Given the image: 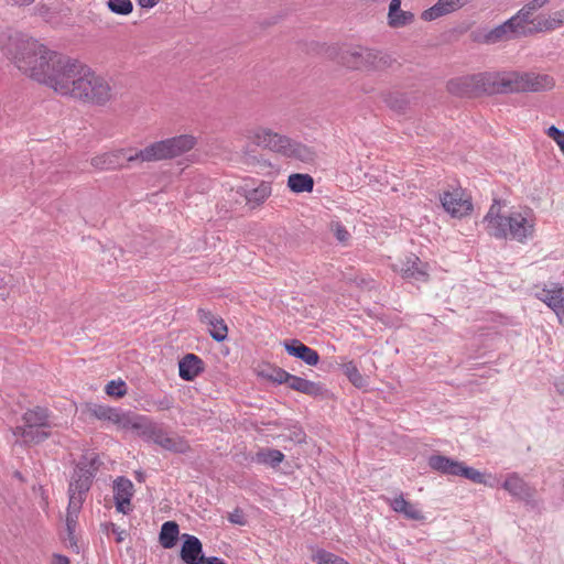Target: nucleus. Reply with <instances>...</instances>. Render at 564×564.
I'll return each mask as SVG.
<instances>
[{
    "mask_svg": "<svg viewBox=\"0 0 564 564\" xmlns=\"http://www.w3.org/2000/svg\"><path fill=\"white\" fill-rule=\"evenodd\" d=\"M0 50L21 73L63 97L94 105H105L112 97L104 76L35 39L4 31L0 33Z\"/></svg>",
    "mask_w": 564,
    "mask_h": 564,
    "instance_id": "1",
    "label": "nucleus"
},
{
    "mask_svg": "<svg viewBox=\"0 0 564 564\" xmlns=\"http://www.w3.org/2000/svg\"><path fill=\"white\" fill-rule=\"evenodd\" d=\"M486 230L496 238L510 237L518 242H525L534 235L535 217L531 209L502 213L500 200L495 199L484 218Z\"/></svg>",
    "mask_w": 564,
    "mask_h": 564,
    "instance_id": "2",
    "label": "nucleus"
},
{
    "mask_svg": "<svg viewBox=\"0 0 564 564\" xmlns=\"http://www.w3.org/2000/svg\"><path fill=\"white\" fill-rule=\"evenodd\" d=\"M196 144V139L189 134H181L165 140L153 142L144 149L134 152L129 158V163L156 162L171 160L191 151Z\"/></svg>",
    "mask_w": 564,
    "mask_h": 564,
    "instance_id": "3",
    "label": "nucleus"
},
{
    "mask_svg": "<svg viewBox=\"0 0 564 564\" xmlns=\"http://www.w3.org/2000/svg\"><path fill=\"white\" fill-rule=\"evenodd\" d=\"M338 62L349 69L380 70L389 67L392 58L378 50L352 45L339 53Z\"/></svg>",
    "mask_w": 564,
    "mask_h": 564,
    "instance_id": "4",
    "label": "nucleus"
},
{
    "mask_svg": "<svg viewBox=\"0 0 564 564\" xmlns=\"http://www.w3.org/2000/svg\"><path fill=\"white\" fill-rule=\"evenodd\" d=\"M553 77L546 74H535L532 72H503L499 73V93H524V91H545L554 87Z\"/></svg>",
    "mask_w": 564,
    "mask_h": 564,
    "instance_id": "5",
    "label": "nucleus"
},
{
    "mask_svg": "<svg viewBox=\"0 0 564 564\" xmlns=\"http://www.w3.org/2000/svg\"><path fill=\"white\" fill-rule=\"evenodd\" d=\"M447 89L458 97L500 94L499 73H479L454 78L447 83Z\"/></svg>",
    "mask_w": 564,
    "mask_h": 564,
    "instance_id": "6",
    "label": "nucleus"
},
{
    "mask_svg": "<svg viewBox=\"0 0 564 564\" xmlns=\"http://www.w3.org/2000/svg\"><path fill=\"white\" fill-rule=\"evenodd\" d=\"M430 467L444 475L462 476L476 484L484 482V475L473 467L464 465V463L452 459L443 455H433L429 458Z\"/></svg>",
    "mask_w": 564,
    "mask_h": 564,
    "instance_id": "7",
    "label": "nucleus"
},
{
    "mask_svg": "<svg viewBox=\"0 0 564 564\" xmlns=\"http://www.w3.org/2000/svg\"><path fill=\"white\" fill-rule=\"evenodd\" d=\"M440 204L453 218L462 219L471 214L474 206L471 197L462 187H454L440 194Z\"/></svg>",
    "mask_w": 564,
    "mask_h": 564,
    "instance_id": "8",
    "label": "nucleus"
},
{
    "mask_svg": "<svg viewBox=\"0 0 564 564\" xmlns=\"http://www.w3.org/2000/svg\"><path fill=\"white\" fill-rule=\"evenodd\" d=\"M154 443L165 451L185 454L191 451L189 443L174 432H169L163 424L153 421L147 441Z\"/></svg>",
    "mask_w": 564,
    "mask_h": 564,
    "instance_id": "9",
    "label": "nucleus"
},
{
    "mask_svg": "<svg viewBox=\"0 0 564 564\" xmlns=\"http://www.w3.org/2000/svg\"><path fill=\"white\" fill-rule=\"evenodd\" d=\"M133 149H117L98 154L90 160L91 166L98 171H113L124 167V162H129L130 156H134Z\"/></svg>",
    "mask_w": 564,
    "mask_h": 564,
    "instance_id": "10",
    "label": "nucleus"
},
{
    "mask_svg": "<svg viewBox=\"0 0 564 564\" xmlns=\"http://www.w3.org/2000/svg\"><path fill=\"white\" fill-rule=\"evenodd\" d=\"M251 133L252 140L258 145L286 155L288 150L290 149L291 139L265 128H257Z\"/></svg>",
    "mask_w": 564,
    "mask_h": 564,
    "instance_id": "11",
    "label": "nucleus"
},
{
    "mask_svg": "<svg viewBox=\"0 0 564 564\" xmlns=\"http://www.w3.org/2000/svg\"><path fill=\"white\" fill-rule=\"evenodd\" d=\"M527 33L525 25H523L516 15L510 18L505 23L496 26L485 35V42L495 44L501 41H508L519 35Z\"/></svg>",
    "mask_w": 564,
    "mask_h": 564,
    "instance_id": "12",
    "label": "nucleus"
},
{
    "mask_svg": "<svg viewBox=\"0 0 564 564\" xmlns=\"http://www.w3.org/2000/svg\"><path fill=\"white\" fill-rule=\"evenodd\" d=\"M93 474L85 467L78 464L74 469L70 478L68 496L79 499V502H84L86 492L89 490L91 485Z\"/></svg>",
    "mask_w": 564,
    "mask_h": 564,
    "instance_id": "13",
    "label": "nucleus"
},
{
    "mask_svg": "<svg viewBox=\"0 0 564 564\" xmlns=\"http://www.w3.org/2000/svg\"><path fill=\"white\" fill-rule=\"evenodd\" d=\"M237 193L245 197L247 205L256 208L262 205L272 193L270 182L261 181L257 186L245 184L238 187Z\"/></svg>",
    "mask_w": 564,
    "mask_h": 564,
    "instance_id": "14",
    "label": "nucleus"
},
{
    "mask_svg": "<svg viewBox=\"0 0 564 564\" xmlns=\"http://www.w3.org/2000/svg\"><path fill=\"white\" fill-rule=\"evenodd\" d=\"M180 556L186 564H203L205 556L200 540L195 535L183 534Z\"/></svg>",
    "mask_w": 564,
    "mask_h": 564,
    "instance_id": "15",
    "label": "nucleus"
},
{
    "mask_svg": "<svg viewBox=\"0 0 564 564\" xmlns=\"http://www.w3.org/2000/svg\"><path fill=\"white\" fill-rule=\"evenodd\" d=\"M538 297L547 304L557 316L564 315V286L551 283L549 288L538 293Z\"/></svg>",
    "mask_w": 564,
    "mask_h": 564,
    "instance_id": "16",
    "label": "nucleus"
},
{
    "mask_svg": "<svg viewBox=\"0 0 564 564\" xmlns=\"http://www.w3.org/2000/svg\"><path fill=\"white\" fill-rule=\"evenodd\" d=\"M411 11L401 9V0H391L389 3L387 23L391 29H401L414 22Z\"/></svg>",
    "mask_w": 564,
    "mask_h": 564,
    "instance_id": "17",
    "label": "nucleus"
},
{
    "mask_svg": "<svg viewBox=\"0 0 564 564\" xmlns=\"http://www.w3.org/2000/svg\"><path fill=\"white\" fill-rule=\"evenodd\" d=\"M283 346L289 355L303 360L308 366H316L319 361L318 352L299 339L285 340Z\"/></svg>",
    "mask_w": 564,
    "mask_h": 564,
    "instance_id": "18",
    "label": "nucleus"
},
{
    "mask_svg": "<svg viewBox=\"0 0 564 564\" xmlns=\"http://www.w3.org/2000/svg\"><path fill=\"white\" fill-rule=\"evenodd\" d=\"M502 487L513 497L520 500H530L534 497L535 490L517 474L509 475Z\"/></svg>",
    "mask_w": 564,
    "mask_h": 564,
    "instance_id": "19",
    "label": "nucleus"
},
{
    "mask_svg": "<svg viewBox=\"0 0 564 564\" xmlns=\"http://www.w3.org/2000/svg\"><path fill=\"white\" fill-rule=\"evenodd\" d=\"M22 425L26 427L53 429L56 426L51 420V413L46 408L35 406L29 409L22 415Z\"/></svg>",
    "mask_w": 564,
    "mask_h": 564,
    "instance_id": "20",
    "label": "nucleus"
},
{
    "mask_svg": "<svg viewBox=\"0 0 564 564\" xmlns=\"http://www.w3.org/2000/svg\"><path fill=\"white\" fill-rule=\"evenodd\" d=\"M14 436L20 437L24 445L40 444L52 435V429L26 427L18 425L12 430Z\"/></svg>",
    "mask_w": 564,
    "mask_h": 564,
    "instance_id": "21",
    "label": "nucleus"
},
{
    "mask_svg": "<svg viewBox=\"0 0 564 564\" xmlns=\"http://www.w3.org/2000/svg\"><path fill=\"white\" fill-rule=\"evenodd\" d=\"M180 377L192 381L204 371V361L194 354H186L178 362Z\"/></svg>",
    "mask_w": 564,
    "mask_h": 564,
    "instance_id": "22",
    "label": "nucleus"
},
{
    "mask_svg": "<svg viewBox=\"0 0 564 564\" xmlns=\"http://www.w3.org/2000/svg\"><path fill=\"white\" fill-rule=\"evenodd\" d=\"M470 0H438L432 8L425 10V20H435L442 15L454 12Z\"/></svg>",
    "mask_w": 564,
    "mask_h": 564,
    "instance_id": "23",
    "label": "nucleus"
},
{
    "mask_svg": "<svg viewBox=\"0 0 564 564\" xmlns=\"http://www.w3.org/2000/svg\"><path fill=\"white\" fill-rule=\"evenodd\" d=\"M534 29L539 32L552 31L564 25V10L555 11L549 17L539 15L532 20Z\"/></svg>",
    "mask_w": 564,
    "mask_h": 564,
    "instance_id": "24",
    "label": "nucleus"
},
{
    "mask_svg": "<svg viewBox=\"0 0 564 564\" xmlns=\"http://www.w3.org/2000/svg\"><path fill=\"white\" fill-rule=\"evenodd\" d=\"M113 491L117 508H120L122 502H127V505L130 506V500L133 496V485L129 479L119 477L115 481Z\"/></svg>",
    "mask_w": 564,
    "mask_h": 564,
    "instance_id": "25",
    "label": "nucleus"
},
{
    "mask_svg": "<svg viewBox=\"0 0 564 564\" xmlns=\"http://www.w3.org/2000/svg\"><path fill=\"white\" fill-rule=\"evenodd\" d=\"M180 534L178 524L175 521H166L162 524L159 541L164 549H172Z\"/></svg>",
    "mask_w": 564,
    "mask_h": 564,
    "instance_id": "26",
    "label": "nucleus"
},
{
    "mask_svg": "<svg viewBox=\"0 0 564 564\" xmlns=\"http://www.w3.org/2000/svg\"><path fill=\"white\" fill-rule=\"evenodd\" d=\"M288 186L294 193H311L314 187V180L308 174L294 173L289 176Z\"/></svg>",
    "mask_w": 564,
    "mask_h": 564,
    "instance_id": "27",
    "label": "nucleus"
},
{
    "mask_svg": "<svg viewBox=\"0 0 564 564\" xmlns=\"http://www.w3.org/2000/svg\"><path fill=\"white\" fill-rule=\"evenodd\" d=\"M286 156L297 159L305 163H311L315 161L316 152L311 147L291 140Z\"/></svg>",
    "mask_w": 564,
    "mask_h": 564,
    "instance_id": "28",
    "label": "nucleus"
},
{
    "mask_svg": "<svg viewBox=\"0 0 564 564\" xmlns=\"http://www.w3.org/2000/svg\"><path fill=\"white\" fill-rule=\"evenodd\" d=\"M259 464L269 465L271 467H276L280 463L283 462L284 455L279 449L273 448H261L256 453L253 458Z\"/></svg>",
    "mask_w": 564,
    "mask_h": 564,
    "instance_id": "29",
    "label": "nucleus"
},
{
    "mask_svg": "<svg viewBox=\"0 0 564 564\" xmlns=\"http://www.w3.org/2000/svg\"><path fill=\"white\" fill-rule=\"evenodd\" d=\"M420 258L415 254L406 257L405 261L401 260L393 265L394 270L400 272L404 278H413L415 274H421L419 270Z\"/></svg>",
    "mask_w": 564,
    "mask_h": 564,
    "instance_id": "30",
    "label": "nucleus"
},
{
    "mask_svg": "<svg viewBox=\"0 0 564 564\" xmlns=\"http://www.w3.org/2000/svg\"><path fill=\"white\" fill-rule=\"evenodd\" d=\"M388 107L399 113L406 111L411 104V99L408 95L399 91L389 93L384 98Z\"/></svg>",
    "mask_w": 564,
    "mask_h": 564,
    "instance_id": "31",
    "label": "nucleus"
},
{
    "mask_svg": "<svg viewBox=\"0 0 564 564\" xmlns=\"http://www.w3.org/2000/svg\"><path fill=\"white\" fill-rule=\"evenodd\" d=\"M551 0H531L517 14L518 20L525 25L532 23L530 17L539 9L547 4Z\"/></svg>",
    "mask_w": 564,
    "mask_h": 564,
    "instance_id": "32",
    "label": "nucleus"
},
{
    "mask_svg": "<svg viewBox=\"0 0 564 564\" xmlns=\"http://www.w3.org/2000/svg\"><path fill=\"white\" fill-rule=\"evenodd\" d=\"M82 506L83 505H82V502H79V499H76L74 497H72V499H69L68 508H67L66 525H67L68 534H70V535L75 532L77 516L82 509Z\"/></svg>",
    "mask_w": 564,
    "mask_h": 564,
    "instance_id": "33",
    "label": "nucleus"
},
{
    "mask_svg": "<svg viewBox=\"0 0 564 564\" xmlns=\"http://www.w3.org/2000/svg\"><path fill=\"white\" fill-rule=\"evenodd\" d=\"M289 372L280 367L269 366L260 371V376L273 383L282 384L288 380Z\"/></svg>",
    "mask_w": 564,
    "mask_h": 564,
    "instance_id": "34",
    "label": "nucleus"
},
{
    "mask_svg": "<svg viewBox=\"0 0 564 564\" xmlns=\"http://www.w3.org/2000/svg\"><path fill=\"white\" fill-rule=\"evenodd\" d=\"M89 412L98 420L109 421L112 423H115L118 414V411L116 409L101 404L90 405Z\"/></svg>",
    "mask_w": 564,
    "mask_h": 564,
    "instance_id": "35",
    "label": "nucleus"
},
{
    "mask_svg": "<svg viewBox=\"0 0 564 564\" xmlns=\"http://www.w3.org/2000/svg\"><path fill=\"white\" fill-rule=\"evenodd\" d=\"M209 326V335L218 343L224 341L228 335V327L221 317H216Z\"/></svg>",
    "mask_w": 564,
    "mask_h": 564,
    "instance_id": "36",
    "label": "nucleus"
},
{
    "mask_svg": "<svg viewBox=\"0 0 564 564\" xmlns=\"http://www.w3.org/2000/svg\"><path fill=\"white\" fill-rule=\"evenodd\" d=\"M344 373L347 376L349 381L357 388L366 386V379L359 372L358 368L352 361L343 365Z\"/></svg>",
    "mask_w": 564,
    "mask_h": 564,
    "instance_id": "37",
    "label": "nucleus"
},
{
    "mask_svg": "<svg viewBox=\"0 0 564 564\" xmlns=\"http://www.w3.org/2000/svg\"><path fill=\"white\" fill-rule=\"evenodd\" d=\"M317 564H349L345 558L325 550H317L313 555Z\"/></svg>",
    "mask_w": 564,
    "mask_h": 564,
    "instance_id": "38",
    "label": "nucleus"
},
{
    "mask_svg": "<svg viewBox=\"0 0 564 564\" xmlns=\"http://www.w3.org/2000/svg\"><path fill=\"white\" fill-rule=\"evenodd\" d=\"M107 7L112 13L119 15H128L133 10L131 0H108Z\"/></svg>",
    "mask_w": 564,
    "mask_h": 564,
    "instance_id": "39",
    "label": "nucleus"
},
{
    "mask_svg": "<svg viewBox=\"0 0 564 564\" xmlns=\"http://www.w3.org/2000/svg\"><path fill=\"white\" fill-rule=\"evenodd\" d=\"M139 414H129L118 412L115 424L124 430H134V425L140 420Z\"/></svg>",
    "mask_w": 564,
    "mask_h": 564,
    "instance_id": "40",
    "label": "nucleus"
},
{
    "mask_svg": "<svg viewBox=\"0 0 564 564\" xmlns=\"http://www.w3.org/2000/svg\"><path fill=\"white\" fill-rule=\"evenodd\" d=\"M105 390L110 397L121 398L127 393V386L122 380H111L107 383Z\"/></svg>",
    "mask_w": 564,
    "mask_h": 564,
    "instance_id": "41",
    "label": "nucleus"
},
{
    "mask_svg": "<svg viewBox=\"0 0 564 564\" xmlns=\"http://www.w3.org/2000/svg\"><path fill=\"white\" fill-rule=\"evenodd\" d=\"M299 392L307 394L310 397H318L324 393V388L318 382H314V381H310V380L305 379L303 381L302 387Z\"/></svg>",
    "mask_w": 564,
    "mask_h": 564,
    "instance_id": "42",
    "label": "nucleus"
},
{
    "mask_svg": "<svg viewBox=\"0 0 564 564\" xmlns=\"http://www.w3.org/2000/svg\"><path fill=\"white\" fill-rule=\"evenodd\" d=\"M153 423V420H151L148 416L141 415L140 420L134 425V432L143 440L147 441V437L149 435V431L151 429V425Z\"/></svg>",
    "mask_w": 564,
    "mask_h": 564,
    "instance_id": "43",
    "label": "nucleus"
},
{
    "mask_svg": "<svg viewBox=\"0 0 564 564\" xmlns=\"http://www.w3.org/2000/svg\"><path fill=\"white\" fill-rule=\"evenodd\" d=\"M546 135L551 138L561 149L564 154V131L557 129L555 126H551L546 130Z\"/></svg>",
    "mask_w": 564,
    "mask_h": 564,
    "instance_id": "44",
    "label": "nucleus"
},
{
    "mask_svg": "<svg viewBox=\"0 0 564 564\" xmlns=\"http://www.w3.org/2000/svg\"><path fill=\"white\" fill-rule=\"evenodd\" d=\"M332 229L334 231L335 237L337 238V240L339 242L348 241L350 235H349L348 230L343 225H340L339 223L333 224Z\"/></svg>",
    "mask_w": 564,
    "mask_h": 564,
    "instance_id": "45",
    "label": "nucleus"
},
{
    "mask_svg": "<svg viewBox=\"0 0 564 564\" xmlns=\"http://www.w3.org/2000/svg\"><path fill=\"white\" fill-rule=\"evenodd\" d=\"M158 411H167L174 406V399L171 395H164L154 401Z\"/></svg>",
    "mask_w": 564,
    "mask_h": 564,
    "instance_id": "46",
    "label": "nucleus"
},
{
    "mask_svg": "<svg viewBox=\"0 0 564 564\" xmlns=\"http://www.w3.org/2000/svg\"><path fill=\"white\" fill-rule=\"evenodd\" d=\"M304 380V378L289 373L285 384H288L290 389L299 392Z\"/></svg>",
    "mask_w": 564,
    "mask_h": 564,
    "instance_id": "47",
    "label": "nucleus"
},
{
    "mask_svg": "<svg viewBox=\"0 0 564 564\" xmlns=\"http://www.w3.org/2000/svg\"><path fill=\"white\" fill-rule=\"evenodd\" d=\"M284 437L289 438L290 441L301 444L305 441V433L302 429H294L290 432V434L284 435Z\"/></svg>",
    "mask_w": 564,
    "mask_h": 564,
    "instance_id": "48",
    "label": "nucleus"
},
{
    "mask_svg": "<svg viewBox=\"0 0 564 564\" xmlns=\"http://www.w3.org/2000/svg\"><path fill=\"white\" fill-rule=\"evenodd\" d=\"M197 315H198L199 321L203 324H206V325L212 324L213 321L217 317L210 311H207V310H204V308H198Z\"/></svg>",
    "mask_w": 564,
    "mask_h": 564,
    "instance_id": "49",
    "label": "nucleus"
},
{
    "mask_svg": "<svg viewBox=\"0 0 564 564\" xmlns=\"http://www.w3.org/2000/svg\"><path fill=\"white\" fill-rule=\"evenodd\" d=\"M391 507L397 512H403L408 507H410V502L404 500L403 497L394 498L391 502Z\"/></svg>",
    "mask_w": 564,
    "mask_h": 564,
    "instance_id": "50",
    "label": "nucleus"
},
{
    "mask_svg": "<svg viewBox=\"0 0 564 564\" xmlns=\"http://www.w3.org/2000/svg\"><path fill=\"white\" fill-rule=\"evenodd\" d=\"M109 527H110L111 532L116 535V541L118 543H121L127 535V531L123 529H120L115 523H110Z\"/></svg>",
    "mask_w": 564,
    "mask_h": 564,
    "instance_id": "51",
    "label": "nucleus"
},
{
    "mask_svg": "<svg viewBox=\"0 0 564 564\" xmlns=\"http://www.w3.org/2000/svg\"><path fill=\"white\" fill-rule=\"evenodd\" d=\"M402 513H404L410 519H419L420 518L419 511L411 503H410V507H408L405 510H403Z\"/></svg>",
    "mask_w": 564,
    "mask_h": 564,
    "instance_id": "52",
    "label": "nucleus"
},
{
    "mask_svg": "<svg viewBox=\"0 0 564 564\" xmlns=\"http://www.w3.org/2000/svg\"><path fill=\"white\" fill-rule=\"evenodd\" d=\"M556 391L564 395V375L558 377L554 383Z\"/></svg>",
    "mask_w": 564,
    "mask_h": 564,
    "instance_id": "53",
    "label": "nucleus"
},
{
    "mask_svg": "<svg viewBox=\"0 0 564 564\" xmlns=\"http://www.w3.org/2000/svg\"><path fill=\"white\" fill-rule=\"evenodd\" d=\"M203 564H227L223 558L217 556L205 557Z\"/></svg>",
    "mask_w": 564,
    "mask_h": 564,
    "instance_id": "54",
    "label": "nucleus"
},
{
    "mask_svg": "<svg viewBox=\"0 0 564 564\" xmlns=\"http://www.w3.org/2000/svg\"><path fill=\"white\" fill-rule=\"evenodd\" d=\"M160 0H138L142 8H153L159 3Z\"/></svg>",
    "mask_w": 564,
    "mask_h": 564,
    "instance_id": "55",
    "label": "nucleus"
},
{
    "mask_svg": "<svg viewBox=\"0 0 564 564\" xmlns=\"http://www.w3.org/2000/svg\"><path fill=\"white\" fill-rule=\"evenodd\" d=\"M53 564H69V560L64 555L55 554L53 558Z\"/></svg>",
    "mask_w": 564,
    "mask_h": 564,
    "instance_id": "56",
    "label": "nucleus"
},
{
    "mask_svg": "<svg viewBox=\"0 0 564 564\" xmlns=\"http://www.w3.org/2000/svg\"><path fill=\"white\" fill-rule=\"evenodd\" d=\"M230 522L237 523V524H243V521L241 520V516L239 513H232L229 518Z\"/></svg>",
    "mask_w": 564,
    "mask_h": 564,
    "instance_id": "57",
    "label": "nucleus"
},
{
    "mask_svg": "<svg viewBox=\"0 0 564 564\" xmlns=\"http://www.w3.org/2000/svg\"><path fill=\"white\" fill-rule=\"evenodd\" d=\"M68 543L70 547L75 549L77 552L79 551L74 533L72 535L68 534Z\"/></svg>",
    "mask_w": 564,
    "mask_h": 564,
    "instance_id": "58",
    "label": "nucleus"
},
{
    "mask_svg": "<svg viewBox=\"0 0 564 564\" xmlns=\"http://www.w3.org/2000/svg\"><path fill=\"white\" fill-rule=\"evenodd\" d=\"M12 2L17 6H29L34 2V0H12Z\"/></svg>",
    "mask_w": 564,
    "mask_h": 564,
    "instance_id": "59",
    "label": "nucleus"
},
{
    "mask_svg": "<svg viewBox=\"0 0 564 564\" xmlns=\"http://www.w3.org/2000/svg\"><path fill=\"white\" fill-rule=\"evenodd\" d=\"M119 512H122L127 514L130 510V506L127 505V502H122V506L120 508H117Z\"/></svg>",
    "mask_w": 564,
    "mask_h": 564,
    "instance_id": "60",
    "label": "nucleus"
},
{
    "mask_svg": "<svg viewBox=\"0 0 564 564\" xmlns=\"http://www.w3.org/2000/svg\"><path fill=\"white\" fill-rule=\"evenodd\" d=\"M135 478L138 481H143L144 480V473L143 471H137L135 473Z\"/></svg>",
    "mask_w": 564,
    "mask_h": 564,
    "instance_id": "61",
    "label": "nucleus"
}]
</instances>
